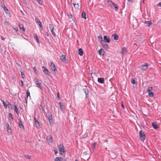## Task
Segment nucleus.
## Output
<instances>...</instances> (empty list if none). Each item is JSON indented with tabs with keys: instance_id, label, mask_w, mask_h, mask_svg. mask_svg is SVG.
<instances>
[{
	"instance_id": "nucleus-1",
	"label": "nucleus",
	"mask_w": 161,
	"mask_h": 161,
	"mask_svg": "<svg viewBox=\"0 0 161 161\" xmlns=\"http://www.w3.org/2000/svg\"><path fill=\"white\" fill-rule=\"evenodd\" d=\"M57 147L61 154L63 156H64L65 155V148L63 144H61L59 145Z\"/></svg>"
},
{
	"instance_id": "nucleus-2",
	"label": "nucleus",
	"mask_w": 161,
	"mask_h": 161,
	"mask_svg": "<svg viewBox=\"0 0 161 161\" xmlns=\"http://www.w3.org/2000/svg\"><path fill=\"white\" fill-rule=\"evenodd\" d=\"M35 83L37 85V86L40 88L41 90H42V86L41 82L39 81V79L36 78L34 79Z\"/></svg>"
},
{
	"instance_id": "nucleus-3",
	"label": "nucleus",
	"mask_w": 161,
	"mask_h": 161,
	"mask_svg": "<svg viewBox=\"0 0 161 161\" xmlns=\"http://www.w3.org/2000/svg\"><path fill=\"white\" fill-rule=\"evenodd\" d=\"M140 139L142 141H144L146 138V136L142 130L139 132Z\"/></svg>"
},
{
	"instance_id": "nucleus-4",
	"label": "nucleus",
	"mask_w": 161,
	"mask_h": 161,
	"mask_svg": "<svg viewBox=\"0 0 161 161\" xmlns=\"http://www.w3.org/2000/svg\"><path fill=\"white\" fill-rule=\"evenodd\" d=\"M47 117L48 118V119L49 120V122L50 124L52 123V122L53 121V119L52 117V115L51 113L50 112H48L47 113Z\"/></svg>"
},
{
	"instance_id": "nucleus-5",
	"label": "nucleus",
	"mask_w": 161,
	"mask_h": 161,
	"mask_svg": "<svg viewBox=\"0 0 161 161\" xmlns=\"http://www.w3.org/2000/svg\"><path fill=\"white\" fill-rule=\"evenodd\" d=\"M49 29H50L51 32L52 33L54 37H56V34L54 32V31H53L54 27H53V25L52 24H49Z\"/></svg>"
},
{
	"instance_id": "nucleus-6",
	"label": "nucleus",
	"mask_w": 161,
	"mask_h": 161,
	"mask_svg": "<svg viewBox=\"0 0 161 161\" xmlns=\"http://www.w3.org/2000/svg\"><path fill=\"white\" fill-rule=\"evenodd\" d=\"M101 44L102 45L103 47L106 50H108L109 48V47L108 45L105 43L104 41H103L101 43Z\"/></svg>"
},
{
	"instance_id": "nucleus-7",
	"label": "nucleus",
	"mask_w": 161,
	"mask_h": 161,
	"mask_svg": "<svg viewBox=\"0 0 161 161\" xmlns=\"http://www.w3.org/2000/svg\"><path fill=\"white\" fill-rule=\"evenodd\" d=\"M148 66L147 64H145L140 66L139 67L142 70L144 71L146 70Z\"/></svg>"
},
{
	"instance_id": "nucleus-8",
	"label": "nucleus",
	"mask_w": 161,
	"mask_h": 161,
	"mask_svg": "<svg viewBox=\"0 0 161 161\" xmlns=\"http://www.w3.org/2000/svg\"><path fill=\"white\" fill-rule=\"evenodd\" d=\"M47 141L48 144L50 143L52 144L53 142V138L51 136H48L47 138Z\"/></svg>"
},
{
	"instance_id": "nucleus-9",
	"label": "nucleus",
	"mask_w": 161,
	"mask_h": 161,
	"mask_svg": "<svg viewBox=\"0 0 161 161\" xmlns=\"http://www.w3.org/2000/svg\"><path fill=\"white\" fill-rule=\"evenodd\" d=\"M42 69H43V71L44 73L45 74L49 76L50 74V73L49 71H48V69L47 68H45L43 66L42 67Z\"/></svg>"
},
{
	"instance_id": "nucleus-10",
	"label": "nucleus",
	"mask_w": 161,
	"mask_h": 161,
	"mask_svg": "<svg viewBox=\"0 0 161 161\" xmlns=\"http://www.w3.org/2000/svg\"><path fill=\"white\" fill-rule=\"evenodd\" d=\"M50 66L52 69L54 71L55 73H57V70L55 68V65L53 62H51Z\"/></svg>"
},
{
	"instance_id": "nucleus-11",
	"label": "nucleus",
	"mask_w": 161,
	"mask_h": 161,
	"mask_svg": "<svg viewBox=\"0 0 161 161\" xmlns=\"http://www.w3.org/2000/svg\"><path fill=\"white\" fill-rule=\"evenodd\" d=\"M83 90L86 94V98L87 99L88 98L89 93L88 90L87 88H84Z\"/></svg>"
},
{
	"instance_id": "nucleus-12",
	"label": "nucleus",
	"mask_w": 161,
	"mask_h": 161,
	"mask_svg": "<svg viewBox=\"0 0 161 161\" xmlns=\"http://www.w3.org/2000/svg\"><path fill=\"white\" fill-rule=\"evenodd\" d=\"M54 160L55 161H66L65 159L61 157H56L54 159Z\"/></svg>"
},
{
	"instance_id": "nucleus-13",
	"label": "nucleus",
	"mask_w": 161,
	"mask_h": 161,
	"mask_svg": "<svg viewBox=\"0 0 161 161\" xmlns=\"http://www.w3.org/2000/svg\"><path fill=\"white\" fill-rule=\"evenodd\" d=\"M60 59L62 62L66 63V58L65 55H62L60 57Z\"/></svg>"
},
{
	"instance_id": "nucleus-14",
	"label": "nucleus",
	"mask_w": 161,
	"mask_h": 161,
	"mask_svg": "<svg viewBox=\"0 0 161 161\" xmlns=\"http://www.w3.org/2000/svg\"><path fill=\"white\" fill-rule=\"evenodd\" d=\"M34 120L35 122V124L37 128H39L40 127V124L38 122L37 120L36 119V118L35 117L34 118Z\"/></svg>"
},
{
	"instance_id": "nucleus-15",
	"label": "nucleus",
	"mask_w": 161,
	"mask_h": 161,
	"mask_svg": "<svg viewBox=\"0 0 161 161\" xmlns=\"http://www.w3.org/2000/svg\"><path fill=\"white\" fill-rule=\"evenodd\" d=\"M36 22L39 25V26L42 29V24L41 22L40 21L39 19L38 18H36L35 19Z\"/></svg>"
},
{
	"instance_id": "nucleus-16",
	"label": "nucleus",
	"mask_w": 161,
	"mask_h": 161,
	"mask_svg": "<svg viewBox=\"0 0 161 161\" xmlns=\"http://www.w3.org/2000/svg\"><path fill=\"white\" fill-rule=\"evenodd\" d=\"M98 53L100 56H101L102 55L103 56L104 54L105 51L103 48H101L98 50Z\"/></svg>"
},
{
	"instance_id": "nucleus-17",
	"label": "nucleus",
	"mask_w": 161,
	"mask_h": 161,
	"mask_svg": "<svg viewBox=\"0 0 161 161\" xmlns=\"http://www.w3.org/2000/svg\"><path fill=\"white\" fill-rule=\"evenodd\" d=\"M104 41H105L109 43L110 42V40L109 37L107 36H104Z\"/></svg>"
},
{
	"instance_id": "nucleus-18",
	"label": "nucleus",
	"mask_w": 161,
	"mask_h": 161,
	"mask_svg": "<svg viewBox=\"0 0 161 161\" xmlns=\"http://www.w3.org/2000/svg\"><path fill=\"white\" fill-rule=\"evenodd\" d=\"M59 105L60 109L62 111H64V105L63 103L62 102H60L59 103Z\"/></svg>"
},
{
	"instance_id": "nucleus-19",
	"label": "nucleus",
	"mask_w": 161,
	"mask_h": 161,
	"mask_svg": "<svg viewBox=\"0 0 161 161\" xmlns=\"http://www.w3.org/2000/svg\"><path fill=\"white\" fill-rule=\"evenodd\" d=\"M19 126L20 129H24V126L22 124V122L21 120H19Z\"/></svg>"
},
{
	"instance_id": "nucleus-20",
	"label": "nucleus",
	"mask_w": 161,
	"mask_h": 161,
	"mask_svg": "<svg viewBox=\"0 0 161 161\" xmlns=\"http://www.w3.org/2000/svg\"><path fill=\"white\" fill-rule=\"evenodd\" d=\"M152 125L153 127L155 129L158 128V126H157V124L155 122L152 123Z\"/></svg>"
},
{
	"instance_id": "nucleus-21",
	"label": "nucleus",
	"mask_w": 161,
	"mask_h": 161,
	"mask_svg": "<svg viewBox=\"0 0 161 161\" xmlns=\"http://www.w3.org/2000/svg\"><path fill=\"white\" fill-rule=\"evenodd\" d=\"M98 82L100 83H103L104 81V79L103 78H99L97 79Z\"/></svg>"
},
{
	"instance_id": "nucleus-22",
	"label": "nucleus",
	"mask_w": 161,
	"mask_h": 161,
	"mask_svg": "<svg viewBox=\"0 0 161 161\" xmlns=\"http://www.w3.org/2000/svg\"><path fill=\"white\" fill-rule=\"evenodd\" d=\"M19 27L21 30H22L23 31H25V29L24 28V26L22 24H19Z\"/></svg>"
},
{
	"instance_id": "nucleus-23",
	"label": "nucleus",
	"mask_w": 161,
	"mask_h": 161,
	"mask_svg": "<svg viewBox=\"0 0 161 161\" xmlns=\"http://www.w3.org/2000/svg\"><path fill=\"white\" fill-rule=\"evenodd\" d=\"M112 36H114V39L116 40H117L119 39V36L116 34H113L112 35Z\"/></svg>"
},
{
	"instance_id": "nucleus-24",
	"label": "nucleus",
	"mask_w": 161,
	"mask_h": 161,
	"mask_svg": "<svg viewBox=\"0 0 161 161\" xmlns=\"http://www.w3.org/2000/svg\"><path fill=\"white\" fill-rule=\"evenodd\" d=\"M86 14L85 12L84 11H82V13L81 14V18H84L85 19H86Z\"/></svg>"
},
{
	"instance_id": "nucleus-25",
	"label": "nucleus",
	"mask_w": 161,
	"mask_h": 161,
	"mask_svg": "<svg viewBox=\"0 0 161 161\" xmlns=\"http://www.w3.org/2000/svg\"><path fill=\"white\" fill-rule=\"evenodd\" d=\"M79 53L78 54L79 55H80V56H82L83 54V50L82 48H80L79 50Z\"/></svg>"
},
{
	"instance_id": "nucleus-26",
	"label": "nucleus",
	"mask_w": 161,
	"mask_h": 161,
	"mask_svg": "<svg viewBox=\"0 0 161 161\" xmlns=\"http://www.w3.org/2000/svg\"><path fill=\"white\" fill-rule=\"evenodd\" d=\"M145 24H146V26H149L150 25L152 24V23L150 21H146L145 22Z\"/></svg>"
},
{
	"instance_id": "nucleus-27",
	"label": "nucleus",
	"mask_w": 161,
	"mask_h": 161,
	"mask_svg": "<svg viewBox=\"0 0 161 161\" xmlns=\"http://www.w3.org/2000/svg\"><path fill=\"white\" fill-rule=\"evenodd\" d=\"M98 38L99 41L100 42V43H101L102 42L104 41L103 40V37L101 36L100 35L99 36H98Z\"/></svg>"
},
{
	"instance_id": "nucleus-28",
	"label": "nucleus",
	"mask_w": 161,
	"mask_h": 161,
	"mask_svg": "<svg viewBox=\"0 0 161 161\" xmlns=\"http://www.w3.org/2000/svg\"><path fill=\"white\" fill-rule=\"evenodd\" d=\"M14 107L15 111L16 112V113L17 114H18L19 113V112L18 111V109L16 105H14Z\"/></svg>"
},
{
	"instance_id": "nucleus-29",
	"label": "nucleus",
	"mask_w": 161,
	"mask_h": 161,
	"mask_svg": "<svg viewBox=\"0 0 161 161\" xmlns=\"http://www.w3.org/2000/svg\"><path fill=\"white\" fill-rule=\"evenodd\" d=\"M26 93L27 98H28L29 97L30 99L31 97L30 95V92L29 91L28 89L26 91Z\"/></svg>"
},
{
	"instance_id": "nucleus-30",
	"label": "nucleus",
	"mask_w": 161,
	"mask_h": 161,
	"mask_svg": "<svg viewBox=\"0 0 161 161\" xmlns=\"http://www.w3.org/2000/svg\"><path fill=\"white\" fill-rule=\"evenodd\" d=\"M34 37L36 38L37 42L38 43H39L40 42H39V39L37 35L36 34H35Z\"/></svg>"
},
{
	"instance_id": "nucleus-31",
	"label": "nucleus",
	"mask_w": 161,
	"mask_h": 161,
	"mask_svg": "<svg viewBox=\"0 0 161 161\" xmlns=\"http://www.w3.org/2000/svg\"><path fill=\"white\" fill-rule=\"evenodd\" d=\"M126 52V48L125 47H124L122 49V52L121 53L122 54H125Z\"/></svg>"
},
{
	"instance_id": "nucleus-32",
	"label": "nucleus",
	"mask_w": 161,
	"mask_h": 161,
	"mask_svg": "<svg viewBox=\"0 0 161 161\" xmlns=\"http://www.w3.org/2000/svg\"><path fill=\"white\" fill-rule=\"evenodd\" d=\"M6 126L7 127V130L8 131H9L8 130H10V131H11V127H10L8 123H7L6 124Z\"/></svg>"
},
{
	"instance_id": "nucleus-33",
	"label": "nucleus",
	"mask_w": 161,
	"mask_h": 161,
	"mask_svg": "<svg viewBox=\"0 0 161 161\" xmlns=\"http://www.w3.org/2000/svg\"><path fill=\"white\" fill-rule=\"evenodd\" d=\"M114 8L115 9L116 11H117L119 10V6L116 4H115Z\"/></svg>"
},
{
	"instance_id": "nucleus-34",
	"label": "nucleus",
	"mask_w": 161,
	"mask_h": 161,
	"mask_svg": "<svg viewBox=\"0 0 161 161\" xmlns=\"http://www.w3.org/2000/svg\"><path fill=\"white\" fill-rule=\"evenodd\" d=\"M3 9L5 11L6 13H8L9 12V11L8 9L5 6L4 7Z\"/></svg>"
},
{
	"instance_id": "nucleus-35",
	"label": "nucleus",
	"mask_w": 161,
	"mask_h": 161,
	"mask_svg": "<svg viewBox=\"0 0 161 161\" xmlns=\"http://www.w3.org/2000/svg\"><path fill=\"white\" fill-rule=\"evenodd\" d=\"M148 95L150 97H153V93L152 92H148Z\"/></svg>"
},
{
	"instance_id": "nucleus-36",
	"label": "nucleus",
	"mask_w": 161,
	"mask_h": 161,
	"mask_svg": "<svg viewBox=\"0 0 161 161\" xmlns=\"http://www.w3.org/2000/svg\"><path fill=\"white\" fill-rule=\"evenodd\" d=\"M1 101L2 102L4 107L5 108H7V107L5 102H4V100H2V99H1Z\"/></svg>"
},
{
	"instance_id": "nucleus-37",
	"label": "nucleus",
	"mask_w": 161,
	"mask_h": 161,
	"mask_svg": "<svg viewBox=\"0 0 161 161\" xmlns=\"http://www.w3.org/2000/svg\"><path fill=\"white\" fill-rule=\"evenodd\" d=\"M152 88H153V87L152 86L149 87L147 89V92H151Z\"/></svg>"
},
{
	"instance_id": "nucleus-38",
	"label": "nucleus",
	"mask_w": 161,
	"mask_h": 161,
	"mask_svg": "<svg viewBox=\"0 0 161 161\" xmlns=\"http://www.w3.org/2000/svg\"><path fill=\"white\" fill-rule=\"evenodd\" d=\"M108 2V3L109 4L110 6L113 3H114L111 0H109L107 1Z\"/></svg>"
},
{
	"instance_id": "nucleus-39",
	"label": "nucleus",
	"mask_w": 161,
	"mask_h": 161,
	"mask_svg": "<svg viewBox=\"0 0 161 161\" xmlns=\"http://www.w3.org/2000/svg\"><path fill=\"white\" fill-rule=\"evenodd\" d=\"M8 116L10 118H11L13 120L14 119V118L13 117V115L11 113H9Z\"/></svg>"
},
{
	"instance_id": "nucleus-40",
	"label": "nucleus",
	"mask_w": 161,
	"mask_h": 161,
	"mask_svg": "<svg viewBox=\"0 0 161 161\" xmlns=\"http://www.w3.org/2000/svg\"><path fill=\"white\" fill-rule=\"evenodd\" d=\"M73 4L75 7L76 8H79V3H73Z\"/></svg>"
},
{
	"instance_id": "nucleus-41",
	"label": "nucleus",
	"mask_w": 161,
	"mask_h": 161,
	"mask_svg": "<svg viewBox=\"0 0 161 161\" xmlns=\"http://www.w3.org/2000/svg\"><path fill=\"white\" fill-rule=\"evenodd\" d=\"M24 156L27 159H30L31 158V156L28 155H25Z\"/></svg>"
},
{
	"instance_id": "nucleus-42",
	"label": "nucleus",
	"mask_w": 161,
	"mask_h": 161,
	"mask_svg": "<svg viewBox=\"0 0 161 161\" xmlns=\"http://www.w3.org/2000/svg\"><path fill=\"white\" fill-rule=\"evenodd\" d=\"M38 3L40 5H42V2L41 0H36Z\"/></svg>"
},
{
	"instance_id": "nucleus-43",
	"label": "nucleus",
	"mask_w": 161,
	"mask_h": 161,
	"mask_svg": "<svg viewBox=\"0 0 161 161\" xmlns=\"http://www.w3.org/2000/svg\"><path fill=\"white\" fill-rule=\"evenodd\" d=\"M7 102H8V103H7V106H8V108H9L10 107H11L12 106V105L11 104V103H9V102L7 101Z\"/></svg>"
},
{
	"instance_id": "nucleus-44",
	"label": "nucleus",
	"mask_w": 161,
	"mask_h": 161,
	"mask_svg": "<svg viewBox=\"0 0 161 161\" xmlns=\"http://www.w3.org/2000/svg\"><path fill=\"white\" fill-rule=\"evenodd\" d=\"M96 143H94L93 144L92 147V148L93 149H94L95 148V147H96Z\"/></svg>"
},
{
	"instance_id": "nucleus-45",
	"label": "nucleus",
	"mask_w": 161,
	"mask_h": 161,
	"mask_svg": "<svg viewBox=\"0 0 161 161\" xmlns=\"http://www.w3.org/2000/svg\"><path fill=\"white\" fill-rule=\"evenodd\" d=\"M131 82L133 84H135V80L134 79H131Z\"/></svg>"
},
{
	"instance_id": "nucleus-46",
	"label": "nucleus",
	"mask_w": 161,
	"mask_h": 161,
	"mask_svg": "<svg viewBox=\"0 0 161 161\" xmlns=\"http://www.w3.org/2000/svg\"><path fill=\"white\" fill-rule=\"evenodd\" d=\"M116 3H114L112 4V5H111L110 6V7L112 8H114V7L115 6V4Z\"/></svg>"
},
{
	"instance_id": "nucleus-47",
	"label": "nucleus",
	"mask_w": 161,
	"mask_h": 161,
	"mask_svg": "<svg viewBox=\"0 0 161 161\" xmlns=\"http://www.w3.org/2000/svg\"><path fill=\"white\" fill-rule=\"evenodd\" d=\"M57 96L58 99H60V97L59 96V92H58L57 93Z\"/></svg>"
},
{
	"instance_id": "nucleus-48",
	"label": "nucleus",
	"mask_w": 161,
	"mask_h": 161,
	"mask_svg": "<svg viewBox=\"0 0 161 161\" xmlns=\"http://www.w3.org/2000/svg\"><path fill=\"white\" fill-rule=\"evenodd\" d=\"M157 6L158 7H161V2L158 4Z\"/></svg>"
},
{
	"instance_id": "nucleus-49",
	"label": "nucleus",
	"mask_w": 161,
	"mask_h": 161,
	"mask_svg": "<svg viewBox=\"0 0 161 161\" xmlns=\"http://www.w3.org/2000/svg\"><path fill=\"white\" fill-rule=\"evenodd\" d=\"M34 71H35V72L36 74H37V70H36V69L35 67H34Z\"/></svg>"
},
{
	"instance_id": "nucleus-50",
	"label": "nucleus",
	"mask_w": 161,
	"mask_h": 161,
	"mask_svg": "<svg viewBox=\"0 0 161 161\" xmlns=\"http://www.w3.org/2000/svg\"><path fill=\"white\" fill-rule=\"evenodd\" d=\"M54 151L55 152V155H57V153L58 152L57 149L54 150Z\"/></svg>"
},
{
	"instance_id": "nucleus-51",
	"label": "nucleus",
	"mask_w": 161,
	"mask_h": 161,
	"mask_svg": "<svg viewBox=\"0 0 161 161\" xmlns=\"http://www.w3.org/2000/svg\"><path fill=\"white\" fill-rule=\"evenodd\" d=\"M127 0L129 2H133L135 1V0Z\"/></svg>"
},
{
	"instance_id": "nucleus-52",
	"label": "nucleus",
	"mask_w": 161,
	"mask_h": 161,
	"mask_svg": "<svg viewBox=\"0 0 161 161\" xmlns=\"http://www.w3.org/2000/svg\"><path fill=\"white\" fill-rule=\"evenodd\" d=\"M20 82H21V86H24V84H23V81L22 80H21L20 81Z\"/></svg>"
},
{
	"instance_id": "nucleus-53",
	"label": "nucleus",
	"mask_w": 161,
	"mask_h": 161,
	"mask_svg": "<svg viewBox=\"0 0 161 161\" xmlns=\"http://www.w3.org/2000/svg\"><path fill=\"white\" fill-rule=\"evenodd\" d=\"M24 102L26 103H27V100L25 97V100L24 101Z\"/></svg>"
},
{
	"instance_id": "nucleus-54",
	"label": "nucleus",
	"mask_w": 161,
	"mask_h": 161,
	"mask_svg": "<svg viewBox=\"0 0 161 161\" xmlns=\"http://www.w3.org/2000/svg\"><path fill=\"white\" fill-rule=\"evenodd\" d=\"M1 38H2V39L3 40V41H4L5 40V38L4 37H3V36H2L1 37Z\"/></svg>"
},
{
	"instance_id": "nucleus-55",
	"label": "nucleus",
	"mask_w": 161,
	"mask_h": 161,
	"mask_svg": "<svg viewBox=\"0 0 161 161\" xmlns=\"http://www.w3.org/2000/svg\"><path fill=\"white\" fill-rule=\"evenodd\" d=\"M121 106H122V108L123 109H124V108H125L124 105H123V103H122Z\"/></svg>"
},
{
	"instance_id": "nucleus-56",
	"label": "nucleus",
	"mask_w": 161,
	"mask_h": 161,
	"mask_svg": "<svg viewBox=\"0 0 161 161\" xmlns=\"http://www.w3.org/2000/svg\"><path fill=\"white\" fill-rule=\"evenodd\" d=\"M69 17L70 18H72V14H70L69 15Z\"/></svg>"
},
{
	"instance_id": "nucleus-57",
	"label": "nucleus",
	"mask_w": 161,
	"mask_h": 161,
	"mask_svg": "<svg viewBox=\"0 0 161 161\" xmlns=\"http://www.w3.org/2000/svg\"><path fill=\"white\" fill-rule=\"evenodd\" d=\"M45 35H46L47 36H49V34L48 32H46L45 34Z\"/></svg>"
},
{
	"instance_id": "nucleus-58",
	"label": "nucleus",
	"mask_w": 161,
	"mask_h": 161,
	"mask_svg": "<svg viewBox=\"0 0 161 161\" xmlns=\"http://www.w3.org/2000/svg\"><path fill=\"white\" fill-rule=\"evenodd\" d=\"M15 78V76H14V75H13L12 76V79H14Z\"/></svg>"
},
{
	"instance_id": "nucleus-59",
	"label": "nucleus",
	"mask_w": 161,
	"mask_h": 161,
	"mask_svg": "<svg viewBox=\"0 0 161 161\" xmlns=\"http://www.w3.org/2000/svg\"><path fill=\"white\" fill-rule=\"evenodd\" d=\"M15 30L16 31H18V29L17 28H14Z\"/></svg>"
},
{
	"instance_id": "nucleus-60",
	"label": "nucleus",
	"mask_w": 161,
	"mask_h": 161,
	"mask_svg": "<svg viewBox=\"0 0 161 161\" xmlns=\"http://www.w3.org/2000/svg\"><path fill=\"white\" fill-rule=\"evenodd\" d=\"M22 77L23 78H24V77H23V74L22 73Z\"/></svg>"
},
{
	"instance_id": "nucleus-61",
	"label": "nucleus",
	"mask_w": 161,
	"mask_h": 161,
	"mask_svg": "<svg viewBox=\"0 0 161 161\" xmlns=\"http://www.w3.org/2000/svg\"><path fill=\"white\" fill-rule=\"evenodd\" d=\"M75 161H79L78 160L76 159Z\"/></svg>"
},
{
	"instance_id": "nucleus-62",
	"label": "nucleus",
	"mask_w": 161,
	"mask_h": 161,
	"mask_svg": "<svg viewBox=\"0 0 161 161\" xmlns=\"http://www.w3.org/2000/svg\"><path fill=\"white\" fill-rule=\"evenodd\" d=\"M143 3H144V0H143Z\"/></svg>"
},
{
	"instance_id": "nucleus-63",
	"label": "nucleus",
	"mask_w": 161,
	"mask_h": 161,
	"mask_svg": "<svg viewBox=\"0 0 161 161\" xmlns=\"http://www.w3.org/2000/svg\"><path fill=\"white\" fill-rule=\"evenodd\" d=\"M6 22H7V21H5V23H6Z\"/></svg>"
}]
</instances>
